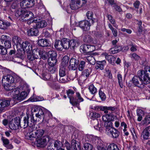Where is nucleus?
<instances>
[{
  "mask_svg": "<svg viewBox=\"0 0 150 150\" xmlns=\"http://www.w3.org/2000/svg\"><path fill=\"white\" fill-rule=\"evenodd\" d=\"M137 76H134L132 79L134 85L141 89L145 88V84L150 83V67L147 66L144 70H140L137 72Z\"/></svg>",
  "mask_w": 150,
  "mask_h": 150,
  "instance_id": "obj_1",
  "label": "nucleus"
},
{
  "mask_svg": "<svg viewBox=\"0 0 150 150\" xmlns=\"http://www.w3.org/2000/svg\"><path fill=\"white\" fill-rule=\"evenodd\" d=\"M19 77L16 76H13L10 74L3 76L2 82L5 90L8 91L13 89V86H16V83L20 81Z\"/></svg>",
  "mask_w": 150,
  "mask_h": 150,
  "instance_id": "obj_2",
  "label": "nucleus"
},
{
  "mask_svg": "<svg viewBox=\"0 0 150 150\" xmlns=\"http://www.w3.org/2000/svg\"><path fill=\"white\" fill-rule=\"evenodd\" d=\"M45 110L42 108L38 107H36L33 108L32 110L33 112H35V119H37V122L39 121L40 120H48L51 119L52 117V113L48 111L45 115Z\"/></svg>",
  "mask_w": 150,
  "mask_h": 150,
  "instance_id": "obj_3",
  "label": "nucleus"
},
{
  "mask_svg": "<svg viewBox=\"0 0 150 150\" xmlns=\"http://www.w3.org/2000/svg\"><path fill=\"white\" fill-rule=\"evenodd\" d=\"M86 137L88 141L94 145L98 150H106V146L100 138L92 135H87Z\"/></svg>",
  "mask_w": 150,
  "mask_h": 150,
  "instance_id": "obj_4",
  "label": "nucleus"
},
{
  "mask_svg": "<svg viewBox=\"0 0 150 150\" xmlns=\"http://www.w3.org/2000/svg\"><path fill=\"white\" fill-rule=\"evenodd\" d=\"M86 137L88 141L94 145L98 150H106V146L100 138L92 135H87Z\"/></svg>",
  "mask_w": 150,
  "mask_h": 150,
  "instance_id": "obj_5",
  "label": "nucleus"
},
{
  "mask_svg": "<svg viewBox=\"0 0 150 150\" xmlns=\"http://www.w3.org/2000/svg\"><path fill=\"white\" fill-rule=\"evenodd\" d=\"M37 119H35L33 115L27 114L23 118V120L22 122L21 125L22 127L25 128L28 127V131L32 130V129L35 127V122H37Z\"/></svg>",
  "mask_w": 150,
  "mask_h": 150,
  "instance_id": "obj_6",
  "label": "nucleus"
},
{
  "mask_svg": "<svg viewBox=\"0 0 150 150\" xmlns=\"http://www.w3.org/2000/svg\"><path fill=\"white\" fill-rule=\"evenodd\" d=\"M32 130L29 131L27 134V138L30 140H33L34 139H37L42 137L44 133V131L42 129H36V127H34Z\"/></svg>",
  "mask_w": 150,
  "mask_h": 150,
  "instance_id": "obj_7",
  "label": "nucleus"
},
{
  "mask_svg": "<svg viewBox=\"0 0 150 150\" xmlns=\"http://www.w3.org/2000/svg\"><path fill=\"white\" fill-rule=\"evenodd\" d=\"M106 133L110 137L114 138H117L120 134V132L112 126V123H110L105 126Z\"/></svg>",
  "mask_w": 150,
  "mask_h": 150,
  "instance_id": "obj_8",
  "label": "nucleus"
},
{
  "mask_svg": "<svg viewBox=\"0 0 150 150\" xmlns=\"http://www.w3.org/2000/svg\"><path fill=\"white\" fill-rule=\"evenodd\" d=\"M21 123V119L19 117H17L14 118L10 121L8 123L10 128L13 130H16L18 129L20 127H22Z\"/></svg>",
  "mask_w": 150,
  "mask_h": 150,
  "instance_id": "obj_9",
  "label": "nucleus"
},
{
  "mask_svg": "<svg viewBox=\"0 0 150 150\" xmlns=\"http://www.w3.org/2000/svg\"><path fill=\"white\" fill-rule=\"evenodd\" d=\"M17 12L18 16H21L25 18L31 19L33 18L34 16L32 12L26 8H22L20 10H18Z\"/></svg>",
  "mask_w": 150,
  "mask_h": 150,
  "instance_id": "obj_10",
  "label": "nucleus"
},
{
  "mask_svg": "<svg viewBox=\"0 0 150 150\" xmlns=\"http://www.w3.org/2000/svg\"><path fill=\"white\" fill-rule=\"evenodd\" d=\"M83 101V98L81 94L79 92H76L75 97L74 98L71 104L73 106H79L80 103Z\"/></svg>",
  "mask_w": 150,
  "mask_h": 150,
  "instance_id": "obj_11",
  "label": "nucleus"
},
{
  "mask_svg": "<svg viewBox=\"0 0 150 150\" xmlns=\"http://www.w3.org/2000/svg\"><path fill=\"white\" fill-rule=\"evenodd\" d=\"M23 88V87L22 86H21L20 88L18 87L15 88H13L12 89L9 91H10L9 93L11 96L13 97L14 99L18 100V98H19L20 93L21 92Z\"/></svg>",
  "mask_w": 150,
  "mask_h": 150,
  "instance_id": "obj_12",
  "label": "nucleus"
},
{
  "mask_svg": "<svg viewBox=\"0 0 150 150\" xmlns=\"http://www.w3.org/2000/svg\"><path fill=\"white\" fill-rule=\"evenodd\" d=\"M39 50L38 49H34L33 50L32 53H28V58L30 61H33L35 59H37L39 58Z\"/></svg>",
  "mask_w": 150,
  "mask_h": 150,
  "instance_id": "obj_13",
  "label": "nucleus"
},
{
  "mask_svg": "<svg viewBox=\"0 0 150 150\" xmlns=\"http://www.w3.org/2000/svg\"><path fill=\"white\" fill-rule=\"evenodd\" d=\"M94 48L92 45L84 44L80 46V50L82 53H86L93 51Z\"/></svg>",
  "mask_w": 150,
  "mask_h": 150,
  "instance_id": "obj_14",
  "label": "nucleus"
},
{
  "mask_svg": "<svg viewBox=\"0 0 150 150\" xmlns=\"http://www.w3.org/2000/svg\"><path fill=\"white\" fill-rule=\"evenodd\" d=\"M20 45L23 48V50L25 52L27 53H31L33 51V48L31 44L28 41L23 42L22 44H20Z\"/></svg>",
  "mask_w": 150,
  "mask_h": 150,
  "instance_id": "obj_15",
  "label": "nucleus"
},
{
  "mask_svg": "<svg viewBox=\"0 0 150 150\" xmlns=\"http://www.w3.org/2000/svg\"><path fill=\"white\" fill-rule=\"evenodd\" d=\"M35 4L34 0H23L20 3V5L22 8H30L33 6Z\"/></svg>",
  "mask_w": 150,
  "mask_h": 150,
  "instance_id": "obj_16",
  "label": "nucleus"
},
{
  "mask_svg": "<svg viewBox=\"0 0 150 150\" xmlns=\"http://www.w3.org/2000/svg\"><path fill=\"white\" fill-rule=\"evenodd\" d=\"M79 25L83 30L88 31L90 29L91 25L88 21L84 20L79 22Z\"/></svg>",
  "mask_w": 150,
  "mask_h": 150,
  "instance_id": "obj_17",
  "label": "nucleus"
},
{
  "mask_svg": "<svg viewBox=\"0 0 150 150\" xmlns=\"http://www.w3.org/2000/svg\"><path fill=\"white\" fill-rule=\"evenodd\" d=\"M37 140V144L38 147H44L47 144V139L49 140V138L46 136H44Z\"/></svg>",
  "mask_w": 150,
  "mask_h": 150,
  "instance_id": "obj_18",
  "label": "nucleus"
},
{
  "mask_svg": "<svg viewBox=\"0 0 150 150\" xmlns=\"http://www.w3.org/2000/svg\"><path fill=\"white\" fill-rule=\"evenodd\" d=\"M27 33L29 36H37L39 34V31L38 28L35 25L33 28L28 29Z\"/></svg>",
  "mask_w": 150,
  "mask_h": 150,
  "instance_id": "obj_19",
  "label": "nucleus"
},
{
  "mask_svg": "<svg viewBox=\"0 0 150 150\" xmlns=\"http://www.w3.org/2000/svg\"><path fill=\"white\" fill-rule=\"evenodd\" d=\"M71 1L70 6L72 10L77 9L80 8L83 5H81L80 0H71Z\"/></svg>",
  "mask_w": 150,
  "mask_h": 150,
  "instance_id": "obj_20",
  "label": "nucleus"
},
{
  "mask_svg": "<svg viewBox=\"0 0 150 150\" xmlns=\"http://www.w3.org/2000/svg\"><path fill=\"white\" fill-rule=\"evenodd\" d=\"M89 117L91 119L93 120L96 119L95 121V122L97 123V126H94V127L97 130L99 129V127H98V126L99 125L98 120L96 119L100 117V114L96 112H91L89 114Z\"/></svg>",
  "mask_w": 150,
  "mask_h": 150,
  "instance_id": "obj_21",
  "label": "nucleus"
},
{
  "mask_svg": "<svg viewBox=\"0 0 150 150\" xmlns=\"http://www.w3.org/2000/svg\"><path fill=\"white\" fill-rule=\"evenodd\" d=\"M141 136L143 139L147 140L150 138V128L147 127L142 132Z\"/></svg>",
  "mask_w": 150,
  "mask_h": 150,
  "instance_id": "obj_22",
  "label": "nucleus"
},
{
  "mask_svg": "<svg viewBox=\"0 0 150 150\" xmlns=\"http://www.w3.org/2000/svg\"><path fill=\"white\" fill-rule=\"evenodd\" d=\"M10 104V100L5 99H0V108L4 111L6 110V108Z\"/></svg>",
  "mask_w": 150,
  "mask_h": 150,
  "instance_id": "obj_23",
  "label": "nucleus"
},
{
  "mask_svg": "<svg viewBox=\"0 0 150 150\" xmlns=\"http://www.w3.org/2000/svg\"><path fill=\"white\" fill-rule=\"evenodd\" d=\"M2 38L5 39L4 47L6 49L10 48L11 46V40L10 37L6 35H3L2 36Z\"/></svg>",
  "mask_w": 150,
  "mask_h": 150,
  "instance_id": "obj_24",
  "label": "nucleus"
},
{
  "mask_svg": "<svg viewBox=\"0 0 150 150\" xmlns=\"http://www.w3.org/2000/svg\"><path fill=\"white\" fill-rule=\"evenodd\" d=\"M69 68L73 70H75L79 64V60L72 58L70 61Z\"/></svg>",
  "mask_w": 150,
  "mask_h": 150,
  "instance_id": "obj_25",
  "label": "nucleus"
},
{
  "mask_svg": "<svg viewBox=\"0 0 150 150\" xmlns=\"http://www.w3.org/2000/svg\"><path fill=\"white\" fill-rule=\"evenodd\" d=\"M1 140L3 142L4 145L8 149H12L13 148V145L11 144H9V141L8 139L2 136Z\"/></svg>",
  "mask_w": 150,
  "mask_h": 150,
  "instance_id": "obj_26",
  "label": "nucleus"
},
{
  "mask_svg": "<svg viewBox=\"0 0 150 150\" xmlns=\"http://www.w3.org/2000/svg\"><path fill=\"white\" fill-rule=\"evenodd\" d=\"M71 150H81V146L79 143L77 142L75 140L73 139L71 143Z\"/></svg>",
  "mask_w": 150,
  "mask_h": 150,
  "instance_id": "obj_27",
  "label": "nucleus"
},
{
  "mask_svg": "<svg viewBox=\"0 0 150 150\" xmlns=\"http://www.w3.org/2000/svg\"><path fill=\"white\" fill-rule=\"evenodd\" d=\"M30 92L29 89H27V91H23L21 92L19 96V98H17L18 100L21 101L24 100L28 96Z\"/></svg>",
  "mask_w": 150,
  "mask_h": 150,
  "instance_id": "obj_28",
  "label": "nucleus"
},
{
  "mask_svg": "<svg viewBox=\"0 0 150 150\" xmlns=\"http://www.w3.org/2000/svg\"><path fill=\"white\" fill-rule=\"evenodd\" d=\"M80 60L79 61V64L78 65V69L80 71H83L86 66V62L84 60L83 57L80 59Z\"/></svg>",
  "mask_w": 150,
  "mask_h": 150,
  "instance_id": "obj_29",
  "label": "nucleus"
},
{
  "mask_svg": "<svg viewBox=\"0 0 150 150\" xmlns=\"http://www.w3.org/2000/svg\"><path fill=\"white\" fill-rule=\"evenodd\" d=\"M38 44L39 46L42 47H46L50 45L49 42L46 39H42L39 40Z\"/></svg>",
  "mask_w": 150,
  "mask_h": 150,
  "instance_id": "obj_30",
  "label": "nucleus"
},
{
  "mask_svg": "<svg viewBox=\"0 0 150 150\" xmlns=\"http://www.w3.org/2000/svg\"><path fill=\"white\" fill-rule=\"evenodd\" d=\"M106 64V62L105 60L102 61H97L95 66L96 68V69H100V70H103Z\"/></svg>",
  "mask_w": 150,
  "mask_h": 150,
  "instance_id": "obj_31",
  "label": "nucleus"
},
{
  "mask_svg": "<svg viewBox=\"0 0 150 150\" xmlns=\"http://www.w3.org/2000/svg\"><path fill=\"white\" fill-rule=\"evenodd\" d=\"M54 141V142H53V143L54 145L53 147L54 149H56L57 150H64V149L62 148V144L60 141L58 140Z\"/></svg>",
  "mask_w": 150,
  "mask_h": 150,
  "instance_id": "obj_32",
  "label": "nucleus"
},
{
  "mask_svg": "<svg viewBox=\"0 0 150 150\" xmlns=\"http://www.w3.org/2000/svg\"><path fill=\"white\" fill-rule=\"evenodd\" d=\"M61 41L63 48L68 49L70 47V40L69 39L64 38Z\"/></svg>",
  "mask_w": 150,
  "mask_h": 150,
  "instance_id": "obj_33",
  "label": "nucleus"
},
{
  "mask_svg": "<svg viewBox=\"0 0 150 150\" xmlns=\"http://www.w3.org/2000/svg\"><path fill=\"white\" fill-rule=\"evenodd\" d=\"M67 70L66 67L62 65L60 66L59 71V74L60 77H62L65 76L67 73Z\"/></svg>",
  "mask_w": 150,
  "mask_h": 150,
  "instance_id": "obj_34",
  "label": "nucleus"
},
{
  "mask_svg": "<svg viewBox=\"0 0 150 150\" xmlns=\"http://www.w3.org/2000/svg\"><path fill=\"white\" fill-rule=\"evenodd\" d=\"M47 25V23L44 20L40 21L38 22L37 21L35 24V25L38 28H42L46 27Z\"/></svg>",
  "mask_w": 150,
  "mask_h": 150,
  "instance_id": "obj_35",
  "label": "nucleus"
},
{
  "mask_svg": "<svg viewBox=\"0 0 150 150\" xmlns=\"http://www.w3.org/2000/svg\"><path fill=\"white\" fill-rule=\"evenodd\" d=\"M54 46L57 50L62 51L63 49L61 40H56Z\"/></svg>",
  "mask_w": 150,
  "mask_h": 150,
  "instance_id": "obj_36",
  "label": "nucleus"
},
{
  "mask_svg": "<svg viewBox=\"0 0 150 150\" xmlns=\"http://www.w3.org/2000/svg\"><path fill=\"white\" fill-rule=\"evenodd\" d=\"M122 49V46L120 45L115 46L114 48H112L111 49L110 52L112 54H114L120 52Z\"/></svg>",
  "mask_w": 150,
  "mask_h": 150,
  "instance_id": "obj_37",
  "label": "nucleus"
},
{
  "mask_svg": "<svg viewBox=\"0 0 150 150\" xmlns=\"http://www.w3.org/2000/svg\"><path fill=\"white\" fill-rule=\"evenodd\" d=\"M79 43L76 40H70V49H74L75 47L79 46Z\"/></svg>",
  "mask_w": 150,
  "mask_h": 150,
  "instance_id": "obj_38",
  "label": "nucleus"
},
{
  "mask_svg": "<svg viewBox=\"0 0 150 150\" xmlns=\"http://www.w3.org/2000/svg\"><path fill=\"white\" fill-rule=\"evenodd\" d=\"M39 56H40L41 58L43 60H45L47 59L48 57V53H47L45 51H41L39 50Z\"/></svg>",
  "mask_w": 150,
  "mask_h": 150,
  "instance_id": "obj_39",
  "label": "nucleus"
},
{
  "mask_svg": "<svg viewBox=\"0 0 150 150\" xmlns=\"http://www.w3.org/2000/svg\"><path fill=\"white\" fill-rule=\"evenodd\" d=\"M86 16L88 19H90L91 20V23L92 24H93L94 23L95 19L93 18V12L91 11H88L87 12Z\"/></svg>",
  "mask_w": 150,
  "mask_h": 150,
  "instance_id": "obj_40",
  "label": "nucleus"
},
{
  "mask_svg": "<svg viewBox=\"0 0 150 150\" xmlns=\"http://www.w3.org/2000/svg\"><path fill=\"white\" fill-rule=\"evenodd\" d=\"M137 114L138 117L137 120L138 121H141L142 119V117L144 115L143 111L141 109L137 110Z\"/></svg>",
  "mask_w": 150,
  "mask_h": 150,
  "instance_id": "obj_41",
  "label": "nucleus"
},
{
  "mask_svg": "<svg viewBox=\"0 0 150 150\" xmlns=\"http://www.w3.org/2000/svg\"><path fill=\"white\" fill-rule=\"evenodd\" d=\"M74 91L71 89H69L67 91V94L68 98L69 99L70 103L74 98V97L72 96V95L74 94Z\"/></svg>",
  "mask_w": 150,
  "mask_h": 150,
  "instance_id": "obj_42",
  "label": "nucleus"
},
{
  "mask_svg": "<svg viewBox=\"0 0 150 150\" xmlns=\"http://www.w3.org/2000/svg\"><path fill=\"white\" fill-rule=\"evenodd\" d=\"M91 69L90 68L84 70L82 73L81 77L85 76L86 78L88 77L91 72Z\"/></svg>",
  "mask_w": 150,
  "mask_h": 150,
  "instance_id": "obj_43",
  "label": "nucleus"
},
{
  "mask_svg": "<svg viewBox=\"0 0 150 150\" xmlns=\"http://www.w3.org/2000/svg\"><path fill=\"white\" fill-rule=\"evenodd\" d=\"M57 68L56 65H48L47 69L51 73H53L55 71Z\"/></svg>",
  "mask_w": 150,
  "mask_h": 150,
  "instance_id": "obj_44",
  "label": "nucleus"
},
{
  "mask_svg": "<svg viewBox=\"0 0 150 150\" xmlns=\"http://www.w3.org/2000/svg\"><path fill=\"white\" fill-rule=\"evenodd\" d=\"M120 149L118 146L113 143L110 144L107 148V150H120Z\"/></svg>",
  "mask_w": 150,
  "mask_h": 150,
  "instance_id": "obj_45",
  "label": "nucleus"
},
{
  "mask_svg": "<svg viewBox=\"0 0 150 150\" xmlns=\"http://www.w3.org/2000/svg\"><path fill=\"white\" fill-rule=\"evenodd\" d=\"M88 89L90 92L92 94H94L97 93V88L93 84H91L89 86Z\"/></svg>",
  "mask_w": 150,
  "mask_h": 150,
  "instance_id": "obj_46",
  "label": "nucleus"
},
{
  "mask_svg": "<svg viewBox=\"0 0 150 150\" xmlns=\"http://www.w3.org/2000/svg\"><path fill=\"white\" fill-rule=\"evenodd\" d=\"M48 53L49 58L57 59V54L55 52L53 51H49Z\"/></svg>",
  "mask_w": 150,
  "mask_h": 150,
  "instance_id": "obj_47",
  "label": "nucleus"
},
{
  "mask_svg": "<svg viewBox=\"0 0 150 150\" xmlns=\"http://www.w3.org/2000/svg\"><path fill=\"white\" fill-rule=\"evenodd\" d=\"M25 52L23 50L18 49L16 54L15 55L18 57L23 58L24 57Z\"/></svg>",
  "mask_w": 150,
  "mask_h": 150,
  "instance_id": "obj_48",
  "label": "nucleus"
},
{
  "mask_svg": "<svg viewBox=\"0 0 150 150\" xmlns=\"http://www.w3.org/2000/svg\"><path fill=\"white\" fill-rule=\"evenodd\" d=\"M142 122L143 125H147L150 124V115H146Z\"/></svg>",
  "mask_w": 150,
  "mask_h": 150,
  "instance_id": "obj_49",
  "label": "nucleus"
},
{
  "mask_svg": "<svg viewBox=\"0 0 150 150\" xmlns=\"http://www.w3.org/2000/svg\"><path fill=\"white\" fill-rule=\"evenodd\" d=\"M99 95L102 101L105 100L106 99V96L104 92L103 91L101 88L99 91Z\"/></svg>",
  "mask_w": 150,
  "mask_h": 150,
  "instance_id": "obj_50",
  "label": "nucleus"
},
{
  "mask_svg": "<svg viewBox=\"0 0 150 150\" xmlns=\"http://www.w3.org/2000/svg\"><path fill=\"white\" fill-rule=\"evenodd\" d=\"M117 77L119 84L120 87L121 88H122L123 87L122 76L121 74H118L117 75Z\"/></svg>",
  "mask_w": 150,
  "mask_h": 150,
  "instance_id": "obj_51",
  "label": "nucleus"
},
{
  "mask_svg": "<svg viewBox=\"0 0 150 150\" xmlns=\"http://www.w3.org/2000/svg\"><path fill=\"white\" fill-rule=\"evenodd\" d=\"M93 147L91 144L88 143H85L83 146L84 148L86 150H92Z\"/></svg>",
  "mask_w": 150,
  "mask_h": 150,
  "instance_id": "obj_52",
  "label": "nucleus"
},
{
  "mask_svg": "<svg viewBox=\"0 0 150 150\" xmlns=\"http://www.w3.org/2000/svg\"><path fill=\"white\" fill-rule=\"evenodd\" d=\"M108 114H106L102 116V120L103 121L105 122L104 125L105 126H106L108 124H109L111 122H109V120L108 118Z\"/></svg>",
  "mask_w": 150,
  "mask_h": 150,
  "instance_id": "obj_53",
  "label": "nucleus"
},
{
  "mask_svg": "<svg viewBox=\"0 0 150 150\" xmlns=\"http://www.w3.org/2000/svg\"><path fill=\"white\" fill-rule=\"evenodd\" d=\"M23 59V58H20V57H18L15 55L13 58L12 61L14 62L20 63L22 62Z\"/></svg>",
  "mask_w": 150,
  "mask_h": 150,
  "instance_id": "obj_54",
  "label": "nucleus"
},
{
  "mask_svg": "<svg viewBox=\"0 0 150 150\" xmlns=\"http://www.w3.org/2000/svg\"><path fill=\"white\" fill-rule=\"evenodd\" d=\"M83 41L85 42L90 43L92 41V38L90 35H86L83 38Z\"/></svg>",
  "mask_w": 150,
  "mask_h": 150,
  "instance_id": "obj_55",
  "label": "nucleus"
},
{
  "mask_svg": "<svg viewBox=\"0 0 150 150\" xmlns=\"http://www.w3.org/2000/svg\"><path fill=\"white\" fill-rule=\"evenodd\" d=\"M57 62V59L49 58L48 60V65H56Z\"/></svg>",
  "mask_w": 150,
  "mask_h": 150,
  "instance_id": "obj_56",
  "label": "nucleus"
},
{
  "mask_svg": "<svg viewBox=\"0 0 150 150\" xmlns=\"http://www.w3.org/2000/svg\"><path fill=\"white\" fill-rule=\"evenodd\" d=\"M69 59V57L67 56H65L63 58L62 64L64 65L65 66L68 63Z\"/></svg>",
  "mask_w": 150,
  "mask_h": 150,
  "instance_id": "obj_57",
  "label": "nucleus"
},
{
  "mask_svg": "<svg viewBox=\"0 0 150 150\" xmlns=\"http://www.w3.org/2000/svg\"><path fill=\"white\" fill-rule=\"evenodd\" d=\"M7 54V50L6 48L3 47H0V54L4 55Z\"/></svg>",
  "mask_w": 150,
  "mask_h": 150,
  "instance_id": "obj_58",
  "label": "nucleus"
},
{
  "mask_svg": "<svg viewBox=\"0 0 150 150\" xmlns=\"http://www.w3.org/2000/svg\"><path fill=\"white\" fill-rule=\"evenodd\" d=\"M35 18H33L31 19H30L29 18H28L27 22V23L28 25H30L31 23H36V22L37 21V20L35 19Z\"/></svg>",
  "mask_w": 150,
  "mask_h": 150,
  "instance_id": "obj_59",
  "label": "nucleus"
},
{
  "mask_svg": "<svg viewBox=\"0 0 150 150\" xmlns=\"http://www.w3.org/2000/svg\"><path fill=\"white\" fill-rule=\"evenodd\" d=\"M131 56V57L136 60H138L140 59V57L135 53H133Z\"/></svg>",
  "mask_w": 150,
  "mask_h": 150,
  "instance_id": "obj_60",
  "label": "nucleus"
},
{
  "mask_svg": "<svg viewBox=\"0 0 150 150\" xmlns=\"http://www.w3.org/2000/svg\"><path fill=\"white\" fill-rule=\"evenodd\" d=\"M100 110L104 112L105 114H107L108 113L107 106H100Z\"/></svg>",
  "mask_w": 150,
  "mask_h": 150,
  "instance_id": "obj_61",
  "label": "nucleus"
},
{
  "mask_svg": "<svg viewBox=\"0 0 150 150\" xmlns=\"http://www.w3.org/2000/svg\"><path fill=\"white\" fill-rule=\"evenodd\" d=\"M94 57L92 55H90L87 57H83V58L84 59V60L87 62V61H88V62L90 61L92 58H93Z\"/></svg>",
  "mask_w": 150,
  "mask_h": 150,
  "instance_id": "obj_62",
  "label": "nucleus"
},
{
  "mask_svg": "<svg viewBox=\"0 0 150 150\" xmlns=\"http://www.w3.org/2000/svg\"><path fill=\"white\" fill-rule=\"evenodd\" d=\"M65 147H66L67 150H71V146L70 144L67 142H66L65 143Z\"/></svg>",
  "mask_w": 150,
  "mask_h": 150,
  "instance_id": "obj_63",
  "label": "nucleus"
},
{
  "mask_svg": "<svg viewBox=\"0 0 150 150\" xmlns=\"http://www.w3.org/2000/svg\"><path fill=\"white\" fill-rule=\"evenodd\" d=\"M108 118L109 120V122L110 121H113L114 120V119L116 117L112 114H108Z\"/></svg>",
  "mask_w": 150,
  "mask_h": 150,
  "instance_id": "obj_64",
  "label": "nucleus"
}]
</instances>
